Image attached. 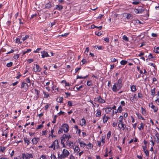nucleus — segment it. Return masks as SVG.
<instances>
[{
    "label": "nucleus",
    "mask_w": 159,
    "mask_h": 159,
    "mask_svg": "<svg viewBox=\"0 0 159 159\" xmlns=\"http://www.w3.org/2000/svg\"><path fill=\"white\" fill-rule=\"evenodd\" d=\"M122 86V80L120 79H119L117 82L115 83L113 85L112 90L114 92H116L120 89Z\"/></svg>",
    "instance_id": "obj_1"
},
{
    "label": "nucleus",
    "mask_w": 159,
    "mask_h": 159,
    "mask_svg": "<svg viewBox=\"0 0 159 159\" xmlns=\"http://www.w3.org/2000/svg\"><path fill=\"white\" fill-rule=\"evenodd\" d=\"M56 147V148L58 149L59 148V145L58 141L56 139L54 141H53L52 145L49 147V148H53V150L55 149V148Z\"/></svg>",
    "instance_id": "obj_2"
},
{
    "label": "nucleus",
    "mask_w": 159,
    "mask_h": 159,
    "mask_svg": "<svg viewBox=\"0 0 159 159\" xmlns=\"http://www.w3.org/2000/svg\"><path fill=\"white\" fill-rule=\"evenodd\" d=\"M94 101L100 103H104L105 102V100L103 99L100 96H99L97 98H95Z\"/></svg>",
    "instance_id": "obj_3"
},
{
    "label": "nucleus",
    "mask_w": 159,
    "mask_h": 159,
    "mask_svg": "<svg viewBox=\"0 0 159 159\" xmlns=\"http://www.w3.org/2000/svg\"><path fill=\"white\" fill-rule=\"evenodd\" d=\"M61 127L65 133H67L68 131L69 126L68 124H64L61 126Z\"/></svg>",
    "instance_id": "obj_4"
},
{
    "label": "nucleus",
    "mask_w": 159,
    "mask_h": 159,
    "mask_svg": "<svg viewBox=\"0 0 159 159\" xmlns=\"http://www.w3.org/2000/svg\"><path fill=\"white\" fill-rule=\"evenodd\" d=\"M21 88L23 89V91H27L28 89V84L24 82H22L21 84Z\"/></svg>",
    "instance_id": "obj_5"
},
{
    "label": "nucleus",
    "mask_w": 159,
    "mask_h": 159,
    "mask_svg": "<svg viewBox=\"0 0 159 159\" xmlns=\"http://www.w3.org/2000/svg\"><path fill=\"white\" fill-rule=\"evenodd\" d=\"M35 66H34L33 68L34 71V72H40L42 70V68L37 64H35Z\"/></svg>",
    "instance_id": "obj_6"
},
{
    "label": "nucleus",
    "mask_w": 159,
    "mask_h": 159,
    "mask_svg": "<svg viewBox=\"0 0 159 159\" xmlns=\"http://www.w3.org/2000/svg\"><path fill=\"white\" fill-rule=\"evenodd\" d=\"M151 104H152V105L151 106V104H149V106L153 109L154 112H156L158 110V108L153 105L152 103L151 102Z\"/></svg>",
    "instance_id": "obj_7"
},
{
    "label": "nucleus",
    "mask_w": 159,
    "mask_h": 159,
    "mask_svg": "<svg viewBox=\"0 0 159 159\" xmlns=\"http://www.w3.org/2000/svg\"><path fill=\"white\" fill-rule=\"evenodd\" d=\"M62 153L65 157L68 156L69 154V152L68 151L65 149L63 150Z\"/></svg>",
    "instance_id": "obj_8"
},
{
    "label": "nucleus",
    "mask_w": 159,
    "mask_h": 159,
    "mask_svg": "<svg viewBox=\"0 0 159 159\" xmlns=\"http://www.w3.org/2000/svg\"><path fill=\"white\" fill-rule=\"evenodd\" d=\"M41 53L42 54L41 56L42 58H44L46 57H48L50 56L47 52L43 51L41 52Z\"/></svg>",
    "instance_id": "obj_9"
},
{
    "label": "nucleus",
    "mask_w": 159,
    "mask_h": 159,
    "mask_svg": "<svg viewBox=\"0 0 159 159\" xmlns=\"http://www.w3.org/2000/svg\"><path fill=\"white\" fill-rule=\"evenodd\" d=\"M110 118L109 117L106 116L105 114L104 115L102 118L103 123L104 124L106 123L107 122L108 119H110Z\"/></svg>",
    "instance_id": "obj_10"
},
{
    "label": "nucleus",
    "mask_w": 159,
    "mask_h": 159,
    "mask_svg": "<svg viewBox=\"0 0 159 159\" xmlns=\"http://www.w3.org/2000/svg\"><path fill=\"white\" fill-rule=\"evenodd\" d=\"M118 127L120 129L123 128V130H124L125 128V126H124L125 125L124 124L123 122L122 123H118Z\"/></svg>",
    "instance_id": "obj_11"
},
{
    "label": "nucleus",
    "mask_w": 159,
    "mask_h": 159,
    "mask_svg": "<svg viewBox=\"0 0 159 159\" xmlns=\"http://www.w3.org/2000/svg\"><path fill=\"white\" fill-rule=\"evenodd\" d=\"M39 140V138H34L32 140V141L33 144H36L37 143Z\"/></svg>",
    "instance_id": "obj_12"
},
{
    "label": "nucleus",
    "mask_w": 159,
    "mask_h": 159,
    "mask_svg": "<svg viewBox=\"0 0 159 159\" xmlns=\"http://www.w3.org/2000/svg\"><path fill=\"white\" fill-rule=\"evenodd\" d=\"M51 3L50 2H49L45 5L44 8H45L48 9L51 8Z\"/></svg>",
    "instance_id": "obj_13"
},
{
    "label": "nucleus",
    "mask_w": 159,
    "mask_h": 159,
    "mask_svg": "<svg viewBox=\"0 0 159 159\" xmlns=\"http://www.w3.org/2000/svg\"><path fill=\"white\" fill-rule=\"evenodd\" d=\"M63 136L65 139L67 140V141H68L69 139L71 138V136L70 135H67L66 134H64Z\"/></svg>",
    "instance_id": "obj_14"
},
{
    "label": "nucleus",
    "mask_w": 159,
    "mask_h": 159,
    "mask_svg": "<svg viewBox=\"0 0 159 159\" xmlns=\"http://www.w3.org/2000/svg\"><path fill=\"white\" fill-rule=\"evenodd\" d=\"M141 0H133L132 3L134 5H138L141 1Z\"/></svg>",
    "instance_id": "obj_15"
},
{
    "label": "nucleus",
    "mask_w": 159,
    "mask_h": 159,
    "mask_svg": "<svg viewBox=\"0 0 159 159\" xmlns=\"http://www.w3.org/2000/svg\"><path fill=\"white\" fill-rule=\"evenodd\" d=\"M63 98L62 97H59L57 98L56 101L58 102L62 103Z\"/></svg>",
    "instance_id": "obj_16"
},
{
    "label": "nucleus",
    "mask_w": 159,
    "mask_h": 159,
    "mask_svg": "<svg viewBox=\"0 0 159 159\" xmlns=\"http://www.w3.org/2000/svg\"><path fill=\"white\" fill-rule=\"evenodd\" d=\"M112 109L111 107H107L106 109V112L107 114H109L111 111Z\"/></svg>",
    "instance_id": "obj_17"
},
{
    "label": "nucleus",
    "mask_w": 159,
    "mask_h": 159,
    "mask_svg": "<svg viewBox=\"0 0 159 159\" xmlns=\"http://www.w3.org/2000/svg\"><path fill=\"white\" fill-rule=\"evenodd\" d=\"M63 8V7L61 5H57L56 6L55 9L60 10Z\"/></svg>",
    "instance_id": "obj_18"
},
{
    "label": "nucleus",
    "mask_w": 159,
    "mask_h": 159,
    "mask_svg": "<svg viewBox=\"0 0 159 159\" xmlns=\"http://www.w3.org/2000/svg\"><path fill=\"white\" fill-rule=\"evenodd\" d=\"M101 112L100 109H98L97 112L96 114V116L97 117H100L101 116Z\"/></svg>",
    "instance_id": "obj_19"
},
{
    "label": "nucleus",
    "mask_w": 159,
    "mask_h": 159,
    "mask_svg": "<svg viewBox=\"0 0 159 159\" xmlns=\"http://www.w3.org/2000/svg\"><path fill=\"white\" fill-rule=\"evenodd\" d=\"M155 88H154L153 89H151V94L152 96L153 97H154L155 95V94L156 93L155 92Z\"/></svg>",
    "instance_id": "obj_20"
},
{
    "label": "nucleus",
    "mask_w": 159,
    "mask_h": 159,
    "mask_svg": "<svg viewBox=\"0 0 159 159\" xmlns=\"http://www.w3.org/2000/svg\"><path fill=\"white\" fill-rule=\"evenodd\" d=\"M131 90L132 92H135L136 90V89L135 86L133 85L131 86Z\"/></svg>",
    "instance_id": "obj_21"
},
{
    "label": "nucleus",
    "mask_w": 159,
    "mask_h": 159,
    "mask_svg": "<svg viewBox=\"0 0 159 159\" xmlns=\"http://www.w3.org/2000/svg\"><path fill=\"white\" fill-rule=\"evenodd\" d=\"M22 158L23 159H30L27 154H25L24 153L22 154Z\"/></svg>",
    "instance_id": "obj_22"
},
{
    "label": "nucleus",
    "mask_w": 159,
    "mask_h": 159,
    "mask_svg": "<svg viewBox=\"0 0 159 159\" xmlns=\"http://www.w3.org/2000/svg\"><path fill=\"white\" fill-rule=\"evenodd\" d=\"M144 127V125L143 123H141L140 124V126L139 127V129L140 130H141L142 129H143Z\"/></svg>",
    "instance_id": "obj_23"
},
{
    "label": "nucleus",
    "mask_w": 159,
    "mask_h": 159,
    "mask_svg": "<svg viewBox=\"0 0 159 159\" xmlns=\"http://www.w3.org/2000/svg\"><path fill=\"white\" fill-rule=\"evenodd\" d=\"M24 140L25 141V143H27V145H28L29 144L30 141L27 138H24Z\"/></svg>",
    "instance_id": "obj_24"
},
{
    "label": "nucleus",
    "mask_w": 159,
    "mask_h": 159,
    "mask_svg": "<svg viewBox=\"0 0 159 159\" xmlns=\"http://www.w3.org/2000/svg\"><path fill=\"white\" fill-rule=\"evenodd\" d=\"M58 158L59 159H62L65 158V157L62 153L61 154L59 155V153H58Z\"/></svg>",
    "instance_id": "obj_25"
},
{
    "label": "nucleus",
    "mask_w": 159,
    "mask_h": 159,
    "mask_svg": "<svg viewBox=\"0 0 159 159\" xmlns=\"http://www.w3.org/2000/svg\"><path fill=\"white\" fill-rule=\"evenodd\" d=\"M127 63V61L124 60L121 61L120 62V63L121 65H124L126 64Z\"/></svg>",
    "instance_id": "obj_26"
},
{
    "label": "nucleus",
    "mask_w": 159,
    "mask_h": 159,
    "mask_svg": "<svg viewBox=\"0 0 159 159\" xmlns=\"http://www.w3.org/2000/svg\"><path fill=\"white\" fill-rule=\"evenodd\" d=\"M66 145H68L69 147L70 148L71 146V144L73 143V142L70 141L69 142H68L66 141Z\"/></svg>",
    "instance_id": "obj_27"
},
{
    "label": "nucleus",
    "mask_w": 159,
    "mask_h": 159,
    "mask_svg": "<svg viewBox=\"0 0 159 159\" xmlns=\"http://www.w3.org/2000/svg\"><path fill=\"white\" fill-rule=\"evenodd\" d=\"M80 151V149L79 148L78 146L75 147V148L74 149V151L75 152H77V153L79 152Z\"/></svg>",
    "instance_id": "obj_28"
},
{
    "label": "nucleus",
    "mask_w": 159,
    "mask_h": 159,
    "mask_svg": "<svg viewBox=\"0 0 159 159\" xmlns=\"http://www.w3.org/2000/svg\"><path fill=\"white\" fill-rule=\"evenodd\" d=\"M141 111H142V113L143 115H144L146 114V110L145 109H144L143 107H141Z\"/></svg>",
    "instance_id": "obj_29"
},
{
    "label": "nucleus",
    "mask_w": 159,
    "mask_h": 159,
    "mask_svg": "<svg viewBox=\"0 0 159 159\" xmlns=\"http://www.w3.org/2000/svg\"><path fill=\"white\" fill-rule=\"evenodd\" d=\"M80 145L81 147H82L84 148L86 144V143H84L83 142H80Z\"/></svg>",
    "instance_id": "obj_30"
},
{
    "label": "nucleus",
    "mask_w": 159,
    "mask_h": 159,
    "mask_svg": "<svg viewBox=\"0 0 159 159\" xmlns=\"http://www.w3.org/2000/svg\"><path fill=\"white\" fill-rule=\"evenodd\" d=\"M154 51L156 53H159V47L154 48Z\"/></svg>",
    "instance_id": "obj_31"
},
{
    "label": "nucleus",
    "mask_w": 159,
    "mask_h": 159,
    "mask_svg": "<svg viewBox=\"0 0 159 159\" xmlns=\"http://www.w3.org/2000/svg\"><path fill=\"white\" fill-rule=\"evenodd\" d=\"M123 116H120V117H119V121L118 123H122L123 122Z\"/></svg>",
    "instance_id": "obj_32"
},
{
    "label": "nucleus",
    "mask_w": 159,
    "mask_h": 159,
    "mask_svg": "<svg viewBox=\"0 0 159 159\" xmlns=\"http://www.w3.org/2000/svg\"><path fill=\"white\" fill-rule=\"evenodd\" d=\"M88 76V75H87L85 76H84V77H83L81 76H79L78 75L77 76V79H85Z\"/></svg>",
    "instance_id": "obj_33"
},
{
    "label": "nucleus",
    "mask_w": 159,
    "mask_h": 159,
    "mask_svg": "<svg viewBox=\"0 0 159 159\" xmlns=\"http://www.w3.org/2000/svg\"><path fill=\"white\" fill-rule=\"evenodd\" d=\"M61 143H64V142L66 141V139H65L63 135L61 137Z\"/></svg>",
    "instance_id": "obj_34"
},
{
    "label": "nucleus",
    "mask_w": 159,
    "mask_h": 159,
    "mask_svg": "<svg viewBox=\"0 0 159 159\" xmlns=\"http://www.w3.org/2000/svg\"><path fill=\"white\" fill-rule=\"evenodd\" d=\"M122 39L123 40H124L126 41H128V40H129L128 38V37H127V36L125 35H124L123 36Z\"/></svg>",
    "instance_id": "obj_35"
},
{
    "label": "nucleus",
    "mask_w": 159,
    "mask_h": 159,
    "mask_svg": "<svg viewBox=\"0 0 159 159\" xmlns=\"http://www.w3.org/2000/svg\"><path fill=\"white\" fill-rule=\"evenodd\" d=\"M63 82H64V83L65 84L66 86H70L69 83L66 82V80H62L61 81V83H63Z\"/></svg>",
    "instance_id": "obj_36"
},
{
    "label": "nucleus",
    "mask_w": 159,
    "mask_h": 159,
    "mask_svg": "<svg viewBox=\"0 0 159 159\" xmlns=\"http://www.w3.org/2000/svg\"><path fill=\"white\" fill-rule=\"evenodd\" d=\"M122 110V108L121 106H120L118 108L117 111H118L119 112H121Z\"/></svg>",
    "instance_id": "obj_37"
},
{
    "label": "nucleus",
    "mask_w": 159,
    "mask_h": 159,
    "mask_svg": "<svg viewBox=\"0 0 159 159\" xmlns=\"http://www.w3.org/2000/svg\"><path fill=\"white\" fill-rule=\"evenodd\" d=\"M57 117V115H55L54 116L53 120L52 121V123H56Z\"/></svg>",
    "instance_id": "obj_38"
},
{
    "label": "nucleus",
    "mask_w": 159,
    "mask_h": 159,
    "mask_svg": "<svg viewBox=\"0 0 159 159\" xmlns=\"http://www.w3.org/2000/svg\"><path fill=\"white\" fill-rule=\"evenodd\" d=\"M105 136H102V139L101 140V142L102 143V145H103L105 142Z\"/></svg>",
    "instance_id": "obj_39"
},
{
    "label": "nucleus",
    "mask_w": 159,
    "mask_h": 159,
    "mask_svg": "<svg viewBox=\"0 0 159 159\" xmlns=\"http://www.w3.org/2000/svg\"><path fill=\"white\" fill-rule=\"evenodd\" d=\"M127 16L126 17V18L128 19L129 20L130 19V17L132 16V15L131 14L129 13V14H126Z\"/></svg>",
    "instance_id": "obj_40"
},
{
    "label": "nucleus",
    "mask_w": 159,
    "mask_h": 159,
    "mask_svg": "<svg viewBox=\"0 0 159 159\" xmlns=\"http://www.w3.org/2000/svg\"><path fill=\"white\" fill-rule=\"evenodd\" d=\"M133 21V22L135 24H138L140 23V21L138 19L134 20Z\"/></svg>",
    "instance_id": "obj_41"
},
{
    "label": "nucleus",
    "mask_w": 159,
    "mask_h": 159,
    "mask_svg": "<svg viewBox=\"0 0 159 159\" xmlns=\"http://www.w3.org/2000/svg\"><path fill=\"white\" fill-rule=\"evenodd\" d=\"M63 129L61 127V128H60L59 129V130L58 131V134H61V133H62L63 132Z\"/></svg>",
    "instance_id": "obj_42"
},
{
    "label": "nucleus",
    "mask_w": 159,
    "mask_h": 159,
    "mask_svg": "<svg viewBox=\"0 0 159 159\" xmlns=\"http://www.w3.org/2000/svg\"><path fill=\"white\" fill-rule=\"evenodd\" d=\"M13 63L11 62L9 63H8L7 64L6 66L8 67H10L12 65Z\"/></svg>",
    "instance_id": "obj_43"
},
{
    "label": "nucleus",
    "mask_w": 159,
    "mask_h": 159,
    "mask_svg": "<svg viewBox=\"0 0 159 159\" xmlns=\"http://www.w3.org/2000/svg\"><path fill=\"white\" fill-rule=\"evenodd\" d=\"M5 149L6 148L5 147H0V152L1 151L2 152H3Z\"/></svg>",
    "instance_id": "obj_44"
},
{
    "label": "nucleus",
    "mask_w": 159,
    "mask_h": 159,
    "mask_svg": "<svg viewBox=\"0 0 159 159\" xmlns=\"http://www.w3.org/2000/svg\"><path fill=\"white\" fill-rule=\"evenodd\" d=\"M138 118L139 119H141L143 120H144V119L142 116L140 114H138L137 115Z\"/></svg>",
    "instance_id": "obj_45"
},
{
    "label": "nucleus",
    "mask_w": 159,
    "mask_h": 159,
    "mask_svg": "<svg viewBox=\"0 0 159 159\" xmlns=\"http://www.w3.org/2000/svg\"><path fill=\"white\" fill-rule=\"evenodd\" d=\"M29 37V35H26L25 37H23L22 38V39L23 41H24L25 40H26Z\"/></svg>",
    "instance_id": "obj_46"
},
{
    "label": "nucleus",
    "mask_w": 159,
    "mask_h": 159,
    "mask_svg": "<svg viewBox=\"0 0 159 159\" xmlns=\"http://www.w3.org/2000/svg\"><path fill=\"white\" fill-rule=\"evenodd\" d=\"M144 152L146 156L147 157H148L149 156V151L148 150H146Z\"/></svg>",
    "instance_id": "obj_47"
},
{
    "label": "nucleus",
    "mask_w": 159,
    "mask_h": 159,
    "mask_svg": "<svg viewBox=\"0 0 159 159\" xmlns=\"http://www.w3.org/2000/svg\"><path fill=\"white\" fill-rule=\"evenodd\" d=\"M4 135H5L6 137H7V134L6 133V130L4 131L3 133L2 134V136H4Z\"/></svg>",
    "instance_id": "obj_48"
},
{
    "label": "nucleus",
    "mask_w": 159,
    "mask_h": 159,
    "mask_svg": "<svg viewBox=\"0 0 159 159\" xmlns=\"http://www.w3.org/2000/svg\"><path fill=\"white\" fill-rule=\"evenodd\" d=\"M82 126L83 125V124L84 125H85L86 124V121L85 119L84 118H83L82 119Z\"/></svg>",
    "instance_id": "obj_49"
},
{
    "label": "nucleus",
    "mask_w": 159,
    "mask_h": 159,
    "mask_svg": "<svg viewBox=\"0 0 159 159\" xmlns=\"http://www.w3.org/2000/svg\"><path fill=\"white\" fill-rule=\"evenodd\" d=\"M19 57V55L17 54L13 56V58L15 59H17Z\"/></svg>",
    "instance_id": "obj_50"
},
{
    "label": "nucleus",
    "mask_w": 159,
    "mask_h": 159,
    "mask_svg": "<svg viewBox=\"0 0 159 159\" xmlns=\"http://www.w3.org/2000/svg\"><path fill=\"white\" fill-rule=\"evenodd\" d=\"M91 81H88L87 83V84L88 86H90L92 85Z\"/></svg>",
    "instance_id": "obj_51"
},
{
    "label": "nucleus",
    "mask_w": 159,
    "mask_h": 159,
    "mask_svg": "<svg viewBox=\"0 0 159 159\" xmlns=\"http://www.w3.org/2000/svg\"><path fill=\"white\" fill-rule=\"evenodd\" d=\"M111 131H108L107 134V138L108 139H109L111 135Z\"/></svg>",
    "instance_id": "obj_52"
},
{
    "label": "nucleus",
    "mask_w": 159,
    "mask_h": 159,
    "mask_svg": "<svg viewBox=\"0 0 159 159\" xmlns=\"http://www.w3.org/2000/svg\"><path fill=\"white\" fill-rule=\"evenodd\" d=\"M51 159H57V157L54 154H52L51 156Z\"/></svg>",
    "instance_id": "obj_53"
},
{
    "label": "nucleus",
    "mask_w": 159,
    "mask_h": 159,
    "mask_svg": "<svg viewBox=\"0 0 159 159\" xmlns=\"http://www.w3.org/2000/svg\"><path fill=\"white\" fill-rule=\"evenodd\" d=\"M111 60L112 62H114L117 61V59H116L114 58H111Z\"/></svg>",
    "instance_id": "obj_54"
},
{
    "label": "nucleus",
    "mask_w": 159,
    "mask_h": 159,
    "mask_svg": "<svg viewBox=\"0 0 159 159\" xmlns=\"http://www.w3.org/2000/svg\"><path fill=\"white\" fill-rule=\"evenodd\" d=\"M43 127V125L42 124L39 125L38 126V127L37 128V129H40L42 128Z\"/></svg>",
    "instance_id": "obj_55"
},
{
    "label": "nucleus",
    "mask_w": 159,
    "mask_h": 159,
    "mask_svg": "<svg viewBox=\"0 0 159 159\" xmlns=\"http://www.w3.org/2000/svg\"><path fill=\"white\" fill-rule=\"evenodd\" d=\"M95 48H98L99 49H102V46H96L94 47Z\"/></svg>",
    "instance_id": "obj_56"
},
{
    "label": "nucleus",
    "mask_w": 159,
    "mask_h": 159,
    "mask_svg": "<svg viewBox=\"0 0 159 159\" xmlns=\"http://www.w3.org/2000/svg\"><path fill=\"white\" fill-rule=\"evenodd\" d=\"M40 159H47V158L45 155H42L41 156Z\"/></svg>",
    "instance_id": "obj_57"
},
{
    "label": "nucleus",
    "mask_w": 159,
    "mask_h": 159,
    "mask_svg": "<svg viewBox=\"0 0 159 159\" xmlns=\"http://www.w3.org/2000/svg\"><path fill=\"white\" fill-rule=\"evenodd\" d=\"M104 40L107 43H109V39L108 38H105L104 39Z\"/></svg>",
    "instance_id": "obj_58"
},
{
    "label": "nucleus",
    "mask_w": 159,
    "mask_h": 159,
    "mask_svg": "<svg viewBox=\"0 0 159 159\" xmlns=\"http://www.w3.org/2000/svg\"><path fill=\"white\" fill-rule=\"evenodd\" d=\"M68 105L70 107H72L73 105H72V102L71 101H68Z\"/></svg>",
    "instance_id": "obj_59"
},
{
    "label": "nucleus",
    "mask_w": 159,
    "mask_h": 159,
    "mask_svg": "<svg viewBox=\"0 0 159 159\" xmlns=\"http://www.w3.org/2000/svg\"><path fill=\"white\" fill-rule=\"evenodd\" d=\"M138 97L139 98H143V97L142 94L140 93H138Z\"/></svg>",
    "instance_id": "obj_60"
},
{
    "label": "nucleus",
    "mask_w": 159,
    "mask_h": 159,
    "mask_svg": "<svg viewBox=\"0 0 159 159\" xmlns=\"http://www.w3.org/2000/svg\"><path fill=\"white\" fill-rule=\"evenodd\" d=\"M115 45L116 46H118L119 45V42H118V39H115Z\"/></svg>",
    "instance_id": "obj_61"
},
{
    "label": "nucleus",
    "mask_w": 159,
    "mask_h": 159,
    "mask_svg": "<svg viewBox=\"0 0 159 159\" xmlns=\"http://www.w3.org/2000/svg\"><path fill=\"white\" fill-rule=\"evenodd\" d=\"M139 13H142L143 12L144 10V9L141 8L140 9H139Z\"/></svg>",
    "instance_id": "obj_62"
},
{
    "label": "nucleus",
    "mask_w": 159,
    "mask_h": 159,
    "mask_svg": "<svg viewBox=\"0 0 159 159\" xmlns=\"http://www.w3.org/2000/svg\"><path fill=\"white\" fill-rule=\"evenodd\" d=\"M27 155H28L29 158H32L33 157V155L31 154H27Z\"/></svg>",
    "instance_id": "obj_63"
},
{
    "label": "nucleus",
    "mask_w": 159,
    "mask_h": 159,
    "mask_svg": "<svg viewBox=\"0 0 159 159\" xmlns=\"http://www.w3.org/2000/svg\"><path fill=\"white\" fill-rule=\"evenodd\" d=\"M81 132V130L80 129H78V130H77L76 131V133L77 134H78L79 135H80V133Z\"/></svg>",
    "instance_id": "obj_64"
}]
</instances>
